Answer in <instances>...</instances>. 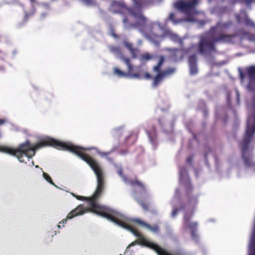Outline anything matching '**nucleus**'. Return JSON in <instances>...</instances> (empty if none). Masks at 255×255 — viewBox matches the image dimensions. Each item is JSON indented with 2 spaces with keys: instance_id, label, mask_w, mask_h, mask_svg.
I'll return each instance as SVG.
<instances>
[{
  "instance_id": "1",
  "label": "nucleus",
  "mask_w": 255,
  "mask_h": 255,
  "mask_svg": "<svg viewBox=\"0 0 255 255\" xmlns=\"http://www.w3.org/2000/svg\"><path fill=\"white\" fill-rule=\"evenodd\" d=\"M51 146L57 149L68 150L78 155L85 161L94 171L97 178V186L93 196L88 198L90 202V209L85 207L83 205H80L71 211L65 219L62 220L58 225V228L63 227L66 224L67 220L71 219L77 216L82 215L89 211H93L92 203L94 202L97 205L96 200L101 196L104 188L105 180L103 169L99 163L90 155L84 153L86 148L62 142L52 138H46L41 140L39 142L31 145L29 140H26L18 145L17 148H12L6 145H0V152H3L15 156L20 162H24V156L28 159L31 158L35 154V151L41 147Z\"/></svg>"
},
{
  "instance_id": "2",
  "label": "nucleus",
  "mask_w": 255,
  "mask_h": 255,
  "mask_svg": "<svg viewBox=\"0 0 255 255\" xmlns=\"http://www.w3.org/2000/svg\"><path fill=\"white\" fill-rule=\"evenodd\" d=\"M238 71L241 83L248 82L246 85L247 106L251 114L248 118L246 134L240 146L245 163L247 165H249L250 158L246 156V154L255 132V65L247 67L244 71L239 68Z\"/></svg>"
},
{
  "instance_id": "3",
  "label": "nucleus",
  "mask_w": 255,
  "mask_h": 255,
  "mask_svg": "<svg viewBox=\"0 0 255 255\" xmlns=\"http://www.w3.org/2000/svg\"><path fill=\"white\" fill-rule=\"evenodd\" d=\"M133 5L129 7L126 5L123 1L113 0L110 9L114 13H122L124 11H128L136 19L134 23H128V18L125 17L123 22L128 28H137L142 33L146 35L151 32L152 24L147 23L146 17L143 15L142 9L151 3L149 0H132Z\"/></svg>"
},
{
  "instance_id": "4",
  "label": "nucleus",
  "mask_w": 255,
  "mask_h": 255,
  "mask_svg": "<svg viewBox=\"0 0 255 255\" xmlns=\"http://www.w3.org/2000/svg\"><path fill=\"white\" fill-rule=\"evenodd\" d=\"M234 37L232 34L220 33L218 35L209 34L201 37L198 44V51L205 54L216 50L215 43L230 42Z\"/></svg>"
},
{
  "instance_id": "5",
  "label": "nucleus",
  "mask_w": 255,
  "mask_h": 255,
  "mask_svg": "<svg viewBox=\"0 0 255 255\" xmlns=\"http://www.w3.org/2000/svg\"><path fill=\"white\" fill-rule=\"evenodd\" d=\"M164 61V57L160 56L157 64L153 67V72L157 73L153 78L152 86L154 88L157 87L165 78L172 75L175 71V68L171 67L167 68L161 71V67Z\"/></svg>"
},
{
  "instance_id": "6",
  "label": "nucleus",
  "mask_w": 255,
  "mask_h": 255,
  "mask_svg": "<svg viewBox=\"0 0 255 255\" xmlns=\"http://www.w3.org/2000/svg\"><path fill=\"white\" fill-rule=\"evenodd\" d=\"M199 2V0H189L188 1L179 0L173 3V6L177 10L189 16L197 13L196 8Z\"/></svg>"
},
{
  "instance_id": "7",
  "label": "nucleus",
  "mask_w": 255,
  "mask_h": 255,
  "mask_svg": "<svg viewBox=\"0 0 255 255\" xmlns=\"http://www.w3.org/2000/svg\"><path fill=\"white\" fill-rule=\"evenodd\" d=\"M193 215V214L185 215L183 218V227L185 230H190L192 239L195 242H197L199 239L197 233L198 223L196 222H192L190 221Z\"/></svg>"
},
{
  "instance_id": "8",
  "label": "nucleus",
  "mask_w": 255,
  "mask_h": 255,
  "mask_svg": "<svg viewBox=\"0 0 255 255\" xmlns=\"http://www.w3.org/2000/svg\"><path fill=\"white\" fill-rule=\"evenodd\" d=\"M109 49L111 53L121 59L127 65L128 67V73L130 74L133 70V66L131 63L130 58L124 55L121 48L119 47L111 46L109 47Z\"/></svg>"
},
{
  "instance_id": "9",
  "label": "nucleus",
  "mask_w": 255,
  "mask_h": 255,
  "mask_svg": "<svg viewBox=\"0 0 255 255\" xmlns=\"http://www.w3.org/2000/svg\"><path fill=\"white\" fill-rule=\"evenodd\" d=\"M114 73L120 77L129 76L131 78L137 79L144 78L146 79H150L152 78V76L148 72H145L144 73H142L141 72L139 73H133L132 71L131 73L129 74L128 73H128H126L125 72L120 70L118 68H115L114 69Z\"/></svg>"
},
{
  "instance_id": "10",
  "label": "nucleus",
  "mask_w": 255,
  "mask_h": 255,
  "mask_svg": "<svg viewBox=\"0 0 255 255\" xmlns=\"http://www.w3.org/2000/svg\"><path fill=\"white\" fill-rule=\"evenodd\" d=\"M230 21L223 22L218 21L214 26L211 27L209 30V33L214 35H218L220 33H224L223 31L228 29L231 25Z\"/></svg>"
},
{
  "instance_id": "11",
  "label": "nucleus",
  "mask_w": 255,
  "mask_h": 255,
  "mask_svg": "<svg viewBox=\"0 0 255 255\" xmlns=\"http://www.w3.org/2000/svg\"><path fill=\"white\" fill-rule=\"evenodd\" d=\"M193 187L190 181H188L185 184V194L188 199L189 204L191 205H196L198 203V197L197 196H192L191 193Z\"/></svg>"
},
{
  "instance_id": "12",
  "label": "nucleus",
  "mask_w": 255,
  "mask_h": 255,
  "mask_svg": "<svg viewBox=\"0 0 255 255\" xmlns=\"http://www.w3.org/2000/svg\"><path fill=\"white\" fill-rule=\"evenodd\" d=\"M117 172L120 176L123 178L124 180L126 183L132 186H137L142 190L145 191V188L143 184L138 181L137 179H135L134 180L128 179L126 176H124L123 169L121 167L118 169Z\"/></svg>"
},
{
  "instance_id": "13",
  "label": "nucleus",
  "mask_w": 255,
  "mask_h": 255,
  "mask_svg": "<svg viewBox=\"0 0 255 255\" xmlns=\"http://www.w3.org/2000/svg\"><path fill=\"white\" fill-rule=\"evenodd\" d=\"M249 250V255H255V221L252 228Z\"/></svg>"
},
{
  "instance_id": "14",
  "label": "nucleus",
  "mask_w": 255,
  "mask_h": 255,
  "mask_svg": "<svg viewBox=\"0 0 255 255\" xmlns=\"http://www.w3.org/2000/svg\"><path fill=\"white\" fill-rule=\"evenodd\" d=\"M187 52V51L183 48L176 49L173 57L176 61H180L182 60Z\"/></svg>"
},
{
  "instance_id": "15",
  "label": "nucleus",
  "mask_w": 255,
  "mask_h": 255,
  "mask_svg": "<svg viewBox=\"0 0 255 255\" xmlns=\"http://www.w3.org/2000/svg\"><path fill=\"white\" fill-rule=\"evenodd\" d=\"M137 202L145 211H148L149 210L150 205L149 203H145L140 200H138Z\"/></svg>"
},
{
  "instance_id": "16",
  "label": "nucleus",
  "mask_w": 255,
  "mask_h": 255,
  "mask_svg": "<svg viewBox=\"0 0 255 255\" xmlns=\"http://www.w3.org/2000/svg\"><path fill=\"white\" fill-rule=\"evenodd\" d=\"M190 73L191 75H195L198 73L197 64L189 65Z\"/></svg>"
},
{
  "instance_id": "17",
  "label": "nucleus",
  "mask_w": 255,
  "mask_h": 255,
  "mask_svg": "<svg viewBox=\"0 0 255 255\" xmlns=\"http://www.w3.org/2000/svg\"><path fill=\"white\" fill-rule=\"evenodd\" d=\"M189 65L197 64V58L195 54L192 55L189 57Z\"/></svg>"
},
{
  "instance_id": "18",
  "label": "nucleus",
  "mask_w": 255,
  "mask_h": 255,
  "mask_svg": "<svg viewBox=\"0 0 255 255\" xmlns=\"http://www.w3.org/2000/svg\"><path fill=\"white\" fill-rule=\"evenodd\" d=\"M35 12V8L33 7L32 10L29 12H26L25 13L24 18L25 20H27L30 17L33 16Z\"/></svg>"
},
{
  "instance_id": "19",
  "label": "nucleus",
  "mask_w": 255,
  "mask_h": 255,
  "mask_svg": "<svg viewBox=\"0 0 255 255\" xmlns=\"http://www.w3.org/2000/svg\"><path fill=\"white\" fill-rule=\"evenodd\" d=\"M132 58H136L139 53V50L136 48H133L129 51Z\"/></svg>"
},
{
  "instance_id": "20",
  "label": "nucleus",
  "mask_w": 255,
  "mask_h": 255,
  "mask_svg": "<svg viewBox=\"0 0 255 255\" xmlns=\"http://www.w3.org/2000/svg\"><path fill=\"white\" fill-rule=\"evenodd\" d=\"M31 3H37V1L36 0H29ZM5 2L8 4H13V3H18L19 2V0H4Z\"/></svg>"
},
{
  "instance_id": "21",
  "label": "nucleus",
  "mask_w": 255,
  "mask_h": 255,
  "mask_svg": "<svg viewBox=\"0 0 255 255\" xmlns=\"http://www.w3.org/2000/svg\"><path fill=\"white\" fill-rule=\"evenodd\" d=\"M43 176L44 179L48 182L49 183H50L52 185H54V182H53L51 177L46 173L43 172Z\"/></svg>"
},
{
  "instance_id": "22",
  "label": "nucleus",
  "mask_w": 255,
  "mask_h": 255,
  "mask_svg": "<svg viewBox=\"0 0 255 255\" xmlns=\"http://www.w3.org/2000/svg\"><path fill=\"white\" fill-rule=\"evenodd\" d=\"M151 58V56L147 53L142 54L140 57V60L142 61L149 60Z\"/></svg>"
},
{
  "instance_id": "23",
  "label": "nucleus",
  "mask_w": 255,
  "mask_h": 255,
  "mask_svg": "<svg viewBox=\"0 0 255 255\" xmlns=\"http://www.w3.org/2000/svg\"><path fill=\"white\" fill-rule=\"evenodd\" d=\"M123 43L125 45V46L129 50V51H130V50L134 48L133 44L127 41H124L123 42Z\"/></svg>"
},
{
  "instance_id": "24",
  "label": "nucleus",
  "mask_w": 255,
  "mask_h": 255,
  "mask_svg": "<svg viewBox=\"0 0 255 255\" xmlns=\"http://www.w3.org/2000/svg\"><path fill=\"white\" fill-rule=\"evenodd\" d=\"M110 152H101L100 154L102 156H105L107 157V159L108 160H109L110 162H113L114 159L112 158L108 157V155Z\"/></svg>"
},
{
  "instance_id": "25",
  "label": "nucleus",
  "mask_w": 255,
  "mask_h": 255,
  "mask_svg": "<svg viewBox=\"0 0 255 255\" xmlns=\"http://www.w3.org/2000/svg\"><path fill=\"white\" fill-rule=\"evenodd\" d=\"M71 194L73 196H74V197H75L77 199H78L79 200H84L86 199V198L84 196L76 195L73 193H72Z\"/></svg>"
},
{
  "instance_id": "26",
  "label": "nucleus",
  "mask_w": 255,
  "mask_h": 255,
  "mask_svg": "<svg viewBox=\"0 0 255 255\" xmlns=\"http://www.w3.org/2000/svg\"><path fill=\"white\" fill-rule=\"evenodd\" d=\"M193 158H194L193 155H190V156L187 157L186 158V162L188 163L191 164L193 161Z\"/></svg>"
},
{
  "instance_id": "27",
  "label": "nucleus",
  "mask_w": 255,
  "mask_h": 255,
  "mask_svg": "<svg viewBox=\"0 0 255 255\" xmlns=\"http://www.w3.org/2000/svg\"><path fill=\"white\" fill-rule=\"evenodd\" d=\"M245 23L246 25H251V26L254 25V23L252 21H251L250 19H249L248 18H246L245 19Z\"/></svg>"
},
{
  "instance_id": "28",
  "label": "nucleus",
  "mask_w": 255,
  "mask_h": 255,
  "mask_svg": "<svg viewBox=\"0 0 255 255\" xmlns=\"http://www.w3.org/2000/svg\"><path fill=\"white\" fill-rule=\"evenodd\" d=\"M175 14L174 13H170L169 15V19L172 21H175Z\"/></svg>"
},
{
  "instance_id": "29",
  "label": "nucleus",
  "mask_w": 255,
  "mask_h": 255,
  "mask_svg": "<svg viewBox=\"0 0 255 255\" xmlns=\"http://www.w3.org/2000/svg\"><path fill=\"white\" fill-rule=\"evenodd\" d=\"M178 212V210L177 209H174L172 213V215L173 217H175Z\"/></svg>"
},
{
  "instance_id": "30",
  "label": "nucleus",
  "mask_w": 255,
  "mask_h": 255,
  "mask_svg": "<svg viewBox=\"0 0 255 255\" xmlns=\"http://www.w3.org/2000/svg\"><path fill=\"white\" fill-rule=\"evenodd\" d=\"M138 239L137 241H134V242H133L131 243L129 245V247H130V246H134L135 245H136V244H138L140 245V244L138 243Z\"/></svg>"
},
{
  "instance_id": "31",
  "label": "nucleus",
  "mask_w": 255,
  "mask_h": 255,
  "mask_svg": "<svg viewBox=\"0 0 255 255\" xmlns=\"http://www.w3.org/2000/svg\"><path fill=\"white\" fill-rule=\"evenodd\" d=\"M245 1L248 5H250L253 2V0H245Z\"/></svg>"
},
{
  "instance_id": "32",
  "label": "nucleus",
  "mask_w": 255,
  "mask_h": 255,
  "mask_svg": "<svg viewBox=\"0 0 255 255\" xmlns=\"http://www.w3.org/2000/svg\"><path fill=\"white\" fill-rule=\"evenodd\" d=\"M239 92L237 91V101H238V103H239Z\"/></svg>"
},
{
  "instance_id": "33",
  "label": "nucleus",
  "mask_w": 255,
  "mask_h": 255,
  "mask_svg": "<svg viewBox=\"0 0 255 255\" xmlns=\"http://www.w3.org/2000/svg\"><path fill=\"white\" fill-rule=\"evenodd\" d=\"M158 122H159V124L160 125H162V119H158Z\"/></svg>"
},
{
  "instance_id": "34",
  "label": "nucleus",
  "mask_w": 255,
  "mask_h": 255,
  "mask_svg": "<svg viewBox=\"0 0 255 255\" xmlns=\"http://www.w3.org/2000/svg\"><path fill=\"white\" fill-rule=\"evenodd\" d=\"M204 113H205V114H207V111H204Z\"/></svg>"
},
{
  "instance_id": "35",
  "label": "nucleus",
  "mask_w": 255,
  "mask_h": 255,
  "mask_svg": "<svg viewBox=\"0 0 255 255\" xmlns=\"http://www.w3.org/2000/svg\"><path fill=\"white\" fill-rule=\"evenodd\" d=\"M182 40L181 39H180V42L182 43Z\"/></svg>"
},
{
  "instance_id": "36",
  "label": "nucleus",
  "mask_w": 255,
  "mask_h": 255,
  "mask_svg": "<svg viewBox=\"0 0 255 255\" xmlns=\"http://www.w3.org/2000/svg\"><path fill=\"white\" fill-rule=\"evenodd\" d=\"M205 158L207 157V154H206L205 155Z\"/></svg>"
}]
</instances>
